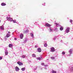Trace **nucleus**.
Instances as JSON below:
<instances>
[{
  "label": "nucleus",
  "mask_w": 73,
  "mask_h": 73,
  "mask_svg": "<svg viewBox=\"0 0 73 73\" xmlns=\"http://www.w3.org/2000/svg\"><path fill=\"white\" fill-rule=\"evenodd\" d=\"M6 19H7V20L8 21H13V18H11L10 17H6Z\"/></svg>",
  "instance_id": "nucleus-1"
},
{
  "label": "nucleus",
  "mask_w": 73,
  "mask_h": 73,
  "mask_svg": "<svg viewBox=\"0 0 73 73\" xmlns=\"http://www.w3.org/2000/svg\"><path fill=\"white\" fill-rule=\"evenodd\" d=\"M51 26H52V25L48 23H46L45 25V27H50Z\"/></svg>",
  "instance_id": "nucleus-2"
},
{
  "label": "nucleus",
  "mask_w": 73,
  "mask_h": 73,
  "mask_svg": "<svg viewBox=\"0 0 73 73\" xmlns=\"http://www.w3.org/2000/svg\"><path fill=\"white\" fill-rule=\"evenodd\" d=\"M70 29V28L69 27H67V29H66L65 31L66 33H68L69 32V30Z\"/></svg>",
  "instance_id": "nucleus-3"
},
{
  "label": "nucleus",
  "mask_w": 73,
  "mask_h": 73,
  "mask_svg": "<svg viewBox=\"0 0 73 73\" xmlns=\"http://www.w3.org/2000/svg\"><path fill=\"white\" fill-rule=\"evenodd\" d=\"M17 64H18L20 66V65H23V64L22 63H21V62L19 61L17 62Z\"/></svg>",
  "instance_id": "nucleus-4"
},
{
  "label": "nucleus",
  "mask_w": 73,
  "mask_h": 73,
  "mask_svg": "<svg viewBox=\"0 0 73 73\" xmlns=\"http://www.w3.org/2000/svg\"><path fill=\"white\" fill-rule=\"evenodd\" d=\"M51 52H54V51H55V50H54V48L53 47H51Z\"/></svg>",
  "instance_id": "nucleus-5"
},
{
  "label": "nucleus",
  "mask_w": 73,
  "mask_h": 73,
  "mask_svg": "<svg viewBox=\"0 0 73 73\" xmlns=\"http://www.w3.org/2000/svg\"><path fill=\"white\" fill-rule=\"evenodd\" d=\"M15 70L16 71H17V72H18V71L19 70V67H18L16 66L15 67Z\"/></svg>",
  "instance_id": "nucleus-6"
},
{
  "label": "nucleus",
  "mask_w": 73,
  "mask_h": 73,
  "mask_svg": "<svg viewBox=\"0 0 73 73\" xmlns=\"http://www.w3.org/2000/svg\"><path fill=\"white\" fill-rule=\"evenodd\" d=\"M38 52H41V48H38Z\"/></svg>",
  "instance_id": "nucleus-7"
},
{
  "label": "nucleus",
  "mask_w": 73,
  "mask_h": 73,
  "mask_svg": "<svg viewBox=\"0 0 73 73\" xmlns=\"http://www.w3.org/2000/svg\"><path fill=\"white\" fill-rule=\"evenodd\" d=\"M23 37H24V35H23V34H21V35H20V37L21 39H23Z\"/></svg>",
  "instance_id": "nucleus-8"
},
{
  "label": "nucleus",
  "mask_w": 73,
  "mask_h": 73,
  "mask_svg": "<svg viewBox=\"0 0 73 73\" xmlns=\"http://www.w3.org/2000/svg\"><path fill=\"white\" fill-rule=\"evenodd\" d=\"M0 29L2 30H4V26H1L0 27Z\"/></svg>",
  "instance_id": "nucleus-9"
},
{
  "label": "nucleus",
  "mask_w": 73,
  "mask_h": 73,
  "mask_svg": "<svg viewBox=\"0 0 73 73\" xmlns=\"http://www.w3.org/2000/svg\"><path fill=\"white\" fill-rule=\"evenodd\" d=\"M1 5L2 6H5V5H6V4L4 3H1Z\"/></svg>",
  "instance_id": "nucleus-10"
},
{
  "label": "nucleus",
  "mask_w": 73,
  "mask_h": 73,
  "mask_svg": "<svg viewBox=\"0 0 73 73\" xmlns=\"http://www.w3.org/2000/svg\"><path fill=\"white\" fill-rule=\"evenodd\" d=\"M10 36H11V35H10V34H7L6 35V37H9Z\"/></svg>",
  "instance_id": "nucleus-11"
},
{
  "label": "nucleus",
  "mask_w": 73,
  "mask_h": 73,
  "mask_svg": "<svg viewBox=\"0 0 73 73\" xmlns=\"http://www.w3.org/2000/svg\"><path fill=\"white\" fill-rule=\"evenodd\" d=\"M64 29V28L63 27H61L60 28V31H62Z\"/></svg>",
  "instance_id": "nucleus-12"
},
{
  "label": "nucleus",
  "mask_w": 73,
  "mask_h": 73,
  "mask_svg": "<svg viewBox=\"0 0 73 73\" xmlns=\"http://www.w3.org/2000/svg\"><path fill=\"white\" fill-rule=\"evenodd\" d=\"M12 46H13L12 45V44H9V48H11Z\"/></svg>",
  "instance_id": "nucleus-13"
},
{
  "label": "nucleus",
  "mask_w": 73,
  "mask_h": 73,
  "mask_svg": "<svg viewBox=\"0 0 73 73\" xmlns=\"http://www.w3.org/2000/svg\"><path fill=\"white\" fill-rule=\"evenodd\" d=\"M69 52L70 53V54H72V50L70 49V50L69 51Z\"/></svg>",
  "instance_id": "nucleus-14"
},
{
  "label": "nucleus",
  "mask_w": 73,
  "mask_h": 73,
  "mask_svg": "<svg viewBox=\"0 0 73 73\" xmlns=\"http://www.w3.org/2000/svg\"><path fill=\"white\" fill-rule=\"evenodd\" d=\"M5 54L6 56L8 55V51L5 52Z\"/></svg>",
  "instance_id": "nucleus-15"
},
{
  "label": "nucleus",
  "mask_w": 73,
  "mask_h": 73,
  "mask_svg": "<svg viewBox=\"0 0 73 73\" xmlns=\"http://www.w3.org/2000/svg\"><path fill=\"white\" fill-rule=\"evenodd\" d=\"M25 68H21V70L23 71H24V70H25Z\"/></svg>",
  "instance_id": "nucleus-16"
},
{
  "label": "nucleus",
  "mask_w": 73,
  "mask_h": 73,
  "mask_svg": "<svg viewBox=\"0 0 73 73\" xmlns=\"http://www.w3.org/2000/svg\"><path fill=\"white\" fill-rule=\"evenodd\" d=\"M51 58L52 60H54V59H55V58L53 56H52L51 57Z\"/></svg>",
  "instance_id": "nucleus-17"
},
{
  "label": "nucleus",
  "mask_w": 73,
  "mask_h": 73,
  "mask_svg": "<svg viewBox=\"0 0 73 73\" xmlns=\"http://www.w3.org/2000/svg\"><path fill=\"white\" fill-rule=\"evenodd\" d=\"M32 57H36V56L35 54H32Z\"/></svg>",
  "instance_id": "nucleus-18"
},
{
  "label": "nucleus",
  "mask_w": 73,
  "mask_h": 73,
  "mask_svg": "<svg viewBox=\"0 0 73 73\" xmlns=\"http://www.w3.org/2000/svg\"><path fill=\"white\" fill-rule=\"evenodd\" d=\"M48 45V44H44V46L45 47H46Z\"/></svg>",
  "instance_id": "nucleus-19"
},
{
  "label": "nucleus",
  "mask_w": 73,
  "mask_h": 73,
  "mask_svg": "<svg viewBox=\"0 0 73 73\" xmlns=\"http://www.w3.org/2000/svg\"><path fill=\"white\" fill-rule=\"evenodd\" d=\"M13 23H15L16 21V20H13Z\"/></svg>",
  "instance_id": "nucleus-20"
},
{
  "label": "nucleus",
  "mask_w": 73,
  "mask_h": 73,
  "mask_svg": "<svg viewBox=\"0 0 73 73\" xmlns=\"http://www.w3.org/2000/svg\"><path fill=\"white\" fill-rule=\"evenodd\" d=\"M52 73H56V71L53 70L52 71Z\"/></svg>",
  "instance_id": "nucleus-21"
},
{
  "label": "nucleus",
  "mask_w": 73,
  "mask_h": 73,
  "mask_svg": "<svg viewBox=\"0 0 73 73\" xmlns=\"http://www.w3.org/2000/svg\"><path fill=\"white\" fill-rule=\"evenodd\" d=\"M62 54L64 55L65 54V52H62Z\"/></svg>",
  "instance_id": "nucleus-22"
},
{
  "label": "nucleus",
  "mask_w": 73,
  "mask_h": 73,
  "mask_svg": "<svg viewBox=\"0 0 73 73\" xmlns=\"http://www.w3.org/2000/svg\"><path fill=\"white\" fill-rule=\"evenodd\" d=\"M55 24H56V26H57L58 25H59V24L58 23H55Z\"/></svg>",
  "instance_id": "nucleus-23"
},
{
  "label": "nucleus",
  "mask_w": 73,
  "mask_h": 73,
  "mask_svg": "<svg viewBox=\"0 0 73 73\" xmlns=\"http://www.w3.org/2000/svg\"><path fill=\"white\" fill-rule=\"evenodd\" d=\"M37 60H41V58L40 57H39L37 58Z\"/></svg>",
  "instance_id": "nucleus-24"
},
{
  "label": "nucleus",
  "mask_w": 73,
  "mask_h": 73,
  "mask_svg": "<svg viewBox=\"0 0 73 73\" xmlns=\"http://www.w3.org/2000/svg\"><path fill=\"white\" fill-rule=\"evenodd\" d=\"M3 59V56H0V60H2Z\"/></svg>",
  "instance_id": "nucleus-25"
},
{
  "label": "nucleus",
  "mask_w": 73,
  "mask_h": 73,
  "mask_svg": "<svg viewBox=\"0 0 73 73\" xmlns=\"http://www.w3.org/2000/svg\"><path fill=\"white\" fill-rule=\"evenodd\" d=\"M33 36H34L33 34H31V36H32V37H33Z\"/></svg>",
  "instance_id": "nucleus-26"
},
{
  "label": "nucleus",
  "mask_w": 73,
  "mask_h": 73,
  "mask_svg": "<svg viewBox=\"0 0 73 73\" xmlns=\"http://www.w3.org/2000/svg\"><path fill=\"white\" fill-rule=\"evenodd\" d=\"M29 32V30H27L26 31H25V32Z\"/></svg>",
  "instance_id": "nucleus-27"
},
{
  "label": "nucleus",
  "mask_w": 73,
  "mask_h": 73,
  "mask_svg": "<svg viewBox=\"0 0 73 73\" xmlns=\"http://www.w3.org/2000/svg\"><path fill=\"white\" fill-rule=\"evenodd\" d=\"M22 57L23 58H24L25 57V56L24 55H23L22 56Z\"/></svg>",
  "instance_id": "nucleus-28"
},
{
  "label": "nucleus",
  "mask_w": 73,
  "mask_h": 73,
  "mask_svg": "<svg viewBox=\"0 0 73 73\" xmlns=\"http://www.w3.org/2000/svg\"><path fill=\"white\" fill-rule=\"evenodd\" d=\"M15 40H17V38H14Z\"/></svg>",
  "instance_id": "nucleus-29"
},
{
  "label": "nucleus",
  "mask_w": 73,
  "mask_h": 73,
  "mask_svg": "<svg viewBox=\"0 0 73 73\" xmlns=\"http://www.w3.org/2000/svg\"><path fill=\"white\" fill-rule=\"evenodd\" d=\"M44 63H42V65H44Z\"/></svg>",
  "instance_id": "nucleus-30"
},
{
  "label": "nucleus",
  "mask_w": 73,
  "mask_h": 73,
  "mask_svg": "<svg viewBox=\"0 0 73 73\" xmlns=\"http://www.w3.org/2000/svg\"><path fill=\"white\" fill-rule=\"evenodd\" d=\"M35 48H37V45H35Z\"/></svg>",
  "instance_id": "nucleus-31"
},
{
  "label": "nucleus",
  "mask_w": 73,
  "mask_h": 73,
  "mask_svg": "<svg viewBox=\"0 0 73 73\" xmlns=\"http://www.w3.org/2000/svg\"><path fill=\"white\" fill-rule=\"evenodd\" d=\"M70 22L72 23V20H70Z\"/></svg>",
  "instance_id": "nucleus-32"
},
{
  "label": "nucleus",
  "mask_w": 73,
  "mask_h": 73,
  "mask_svg": "<svg viewBox=\"0 0 73 73\" xmlns=\"http://www.w3.org/2000/svg\"><path fill=\"white\" fill-rule=\"evenodd\" d=\"M8 33H11V32H10V31H9V32H8Z\"/></svg>",
  "instance_id": "nucleus-33"
},
{
  "label": "nucleus",
  "mask_w": 73,
  "mask_h": 73,
  "mask_svg": "<svg viewBox=\"0 0 73 73\" xmlns=\"http://www.w3.org/2000/svg\"><path fill=\"white\" fill-rule=\"evenodd\" d=\"M54 40H56V38H54Z\"/></svg>",
  "instance_id": "nucleus-34"
},
{
  "label": "nucleus",
  "mask_w": 73,
  "mask_h": 73,
  "mask_svg": "<svg viewBox=\"0 0 73 73\" xmlns=\"http://www.w3.org/2000/svg\"><path fill=\"white\" fill-rule=\"evenodd\" d=\"M1 22V20H0V23Z\"/></svg>",
  "instance_id": "nucleus-35"
},
{
  "label": "nucleus",
  "mask_w": 73,
  "mask_h": 73,
  "mask_svg": "<svg viewBox=\"0 0 73 73\" xmlns=\"http://www.w3.org/2000/svg\"><path fill=\"white\" fill-rule=\"evenodd\" d=\"M50 30H52V29H50Z\"/></svg>",
  "instance_id": "nucleus-36"
}]
</instances>
